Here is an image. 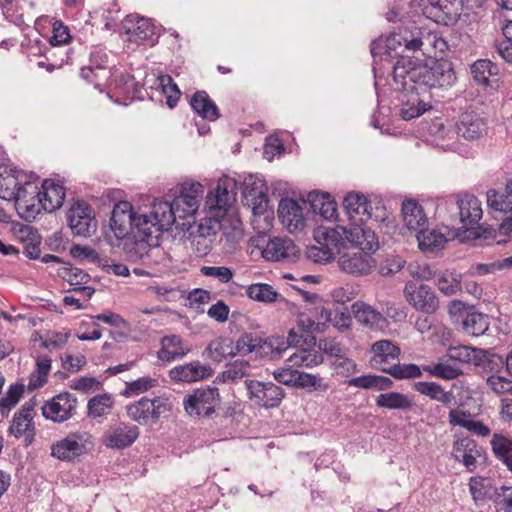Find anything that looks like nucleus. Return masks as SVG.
Segmentation results:
<instances>
[{
  "instance_id": "nucleus-1",
  "label": "nucleus",
  "mask_w": 512,
  "mask_h": 512,
  "mask_svg": "<svg viewBox=\"0 0 512 512\" xmlns=\"http://www.w3.org/2000/svg\"><path fill=\"white\" fill-rule=\"evenodd\" d=\"M395 89L402 92L430 93L447 90L456 82L452 62L446 59L420 64L402 56L392 66Z\"/></svg>"
},
{
  "instance_id": "nucleus-2",
  "label": "nucleus",
  "mask_w": 512,
  "mask_h": 512,
  "mask_svg": "<svg viewBox=\"0 0 512 512\" xmlns=\"http://www.w3.org/2000/svg\"><path fill=\"white\" fill-rule=\"evenodd\" d=\"M151 222H153L151 214H137L134 212L131 203L120 201L114 205L112 210L109 220V233H106V237L110 244L114 245L112 236L116 241L125 239L128 235H132Z\"/></svg>"
},
{
  "instance_id": "nucleus-3",
  "label": "nucleus",
  "mask_w": 512,
  "mask_h": 512,
  "mask_svg": "<svg viewBox=\"0 0 512 512\" xmlns=\"http://www.w3.org/2000/svg\"><path fill=\"white\" fill-rule=\"evenodd\" d=\"M163 231L151 222L146 227L140 228L124 242V252L132 262L141 261L147 264L151 258V252L159 246V240Z\"/></svg>"
},
{
  "instance_id": "nucleus-4",
  "label": "nucleus",
  "mask_w": 512,
  "mask_h": 512,
  "mask_svg": "<svg viewBox=\"0 0 512 512\" xmlns=\"http://www.w3.org/2000/svg\"><path fill=\"white\" fill-rule=\"evenodd\" d=\"M220 404L219 389L211 385L196 388L183 399L185 412L195 418H210Z\"/></svg>"
},
{
  "instance_id": "nucleus-5",
  "label": "nucleus",
  "mask_w": 512,
  "mask_h": 512,
  "mask_svg": "<svg viewBox=\"0 0 512 512\" xmlns=\"http://www.w3.org/2000/svg\"><path fill=\"white\" fill-rule=\"evenodd\" d=\"M437 36L432 32L410 23L399 27L388 36L389 47L404 46V51L415 53L435 46Z\"/></svg>"
},
{
  "instance_id": "nucleus-6",
  "label": "nucleus",
  "mask_w": 512,
  "mask_h": 512,
  "mask_svg": "<svg viewBox=\"0 0 512 512\" xmlns=\"http://www.w3.org/2000/svg\"><path fill=\"white\" fill-rule=\"evenodd\" d=\"M127 417L142 426L156 424L163 413L171 410L170 404L160 397H142L125 407Z\"/></svg>"
},
{
  "instance_id": "nucleus-7",
  "label": "nucleus",
  "mask_w": 512,
  "mask_h": 512,
  "mask_svg": "<svg viewBox=\"0 0 512 512\" xmlns=\"http://www.w3.org/2000/svg\"><path fill=\"white\" fill-rule=\"evenodd\" d=\"M452 209L455 214L451 216V220L459 230L473 229L482 218L481 202L472 194H457Z\"/></svg>"
},
{
  "instance_id": "nucleus-8",
  "label": "nucleus",
  "mask_w": 512,
  "mask_h": 512,
  "mask_svg": "<svg viewBox=\"0 0 512 512\" xmlns=\"http://www.w3.org/2000/svg\"><path fill=\"white\" fill-rule=\"evenodd\" d=\"M108 60V54L103 49L95 48L90 52L89 64L81 68L80 76L102 91L110 78Z\"/></svg>"
},
{
  "instance_id": "nucleus-9",
  "label": "nucleus",
  "mask_w": 512,
  "mask_h": 512,
  "mask_svg": "<svg viewBox=\"0 0 512 512\" xmlns=\"http://www.w3.org/2000/svg\"><path fill=\"white\" fill-rule=\"evenodd\" d=\"M237 182L235 179L224 176L219 179L216 187L206 196L205 208L210 212L218 211L225 214L236 200Z\"/></svg>"
},
{
  "instance_id": "nucleus-10",
  "label": "nucleus",
  "mask_w": 512,
  "mask_h": 512,
  "mask_svg": "<svg viewBox=\"0 0 512 512\" xmlns=\"http://www.w3.org/2000/svg\"><path fill=\"white\" fill-rule=\"evenodd\" d=\"M404 295L411 306L426 314L434 313L439 307L438 297L426 284L408 281L404 287Z\"/></svg>"
},
{
  "instance_id": "nucleus-11",
  "label": "nucleus",
  "mask_w": 512,
  "mask_h": 512,
  "mask_svg": "<svg viewBox=\"0 0 512 512\" xmlns=\"http://www.w3.org/2000/svg\"><path fill=\"white\" fill-rule=\"evenodd\" d=\"M245 384L250 395V399L260 407H278L285 397L284 390L272 382L246 380Z\"/></svg>"
},
{
  "instance_id": "nucleus-12",
  "label": "nucleus",
  "mask_w": 512,
  "mask_h": 512,
  "mask_svg": "<svg viewBox=\"0 0 512 512\" xmlns=\"http://www.w3.org/2000/svg\"><path fill=\"white\" fill-rule=\"evenodd\" d=\"M192 212H187L184 203H179L178 210L175 209L174 198L169 200H155L151 207V217L155 225L162 231H167L176 222V219H185L193 216Z\"/></svg>"
},
{
  "instance_id": "nucleus-13",
  "label": "nucleus",
  "mask_w": 512,
  "mask_h": 512,
  "mask_svg": "<svg viewBox=\"0 0 512 512\" xmlns=\"http://www.w3.org/2000/svg\"><path fill=\"white\" fill-rule=\"evenodd\" d=\"M76 407V397L69 392H64L45 402L42 406V415L53 422L62 423L75 414Z\"/></svg>"
},
{
  "instance_id": "nucleus-14",
  "label": "nucleus",
  "mask_w": 512,
  "mask_h": 512,
  "mask_svg": "<svg viewBox=\"0 0 512 512\" xmlns=\"http://www.w3.org/2000/svg\"><path fill=\"white\" fill-rule=\"evenodd\" d=\"M86 432L69 433L51 446V455L61 461L70 462L86 452Z\"/></svg>"
},
{
  "instance_id": "nucleus-15",
  "label": "nucleus",
  "mask_w": 512,
  "mask_h": 512,
  "mask_svg": "<svg viewBox=\"0 0 512 512\" xmlns=\"http://www.w3.org/2000/svg\"><path fill=\"white\" fill-rule=\"evenodd\" d=\"M67 221L76 236L88 237L95 231L92 209L84 202H78L68 210Z\"/></svg>"
},
{
  "instance_id": "nucleus-16",
  "label": "nucleus",
  "mask_w": 512,
  "mask_h": 512,
  "mask_svg": "<svg viewBox=\"0 0 512 512\" xmlns=\"http://www.w3.org/2000/svg\"><path fill=\"white\" fill-rule=\"evenodd\" d=\"M298 255V247L288 237H273L262 250V256L268 261L295 262Z\"/></svg>"
},
{
  "instance_id": "nucleus-17",
  "label": "nucleus",
  "mask_w": 512,
  "mask_h": 512,
  "mask_svg": "<svg viewBox=\"0 0 512 512\" xmlns=\"http://www.w3.org/2000/svg\"><path fill=\"white\" fill-rule=\"evenodd\" d=\"M278 218L290 233L301 231L305 226L302 207L294 199H281L278 205Z\"/></svg>"
},
{
  "instance_id": "nucleus-18",
  "label": "nucleus",
  "mask_w": 512,
  "mask_h": 512,
  "mask_svg": "<svg viewBox=\"0 0 512 512\" xmlns=\"http://www.w3.org/2000/svg\"><path fill=\"white\" fill-rule=\"evenodd\" d=\"M213 373L214 370L209 365L202 364L200 361H193L173 367L169 371V378L177 383H191L207 379Z\"/></svg>"
},
{
  "instance_id": "nucleus-19",
  "label": "nucleus",
  "mask_w": 512,
  "mask_h": 512,
  "mask_svg": "<svg viewBox=\"0 0 512 512\" xmlns=\"http://www.w3.org/2000/svg\"><path fill=\"white\" fill-rule=\"evenodd\" d=\"M339 267L345 273L361 276L370 273L375 266V260L367 252L346 253L338 260Z\"/></svg>"
},
{
  "instance_id": "nucleus-20",
  "label": "nucleus",
  "mask_w": 512,
  "mask_h": 512,
  "mask_svg": "<svg viewBox=\"0 0 512 512\" xmlns=\"http://www.w3.org/2000/svg\"><path fill=\"white\" fill-rule=\"evenodd\" d=\"M456 131L466 140H476L486 133L487 124L478 114L466 111L460 115L456 123Z\"/></svg>"
},
{
  "instance_id": "nucleus-21",
  "label": "nucleus",
  "mask_w": 512,
  "mask_h": 512,
  "mask_svg": "<svg viewBox=\"0 0 512 512\" xmlns=\"http://www.w3.org/2000/svg\"><path fill=\"white\" fill-rule=\"evenodd\" d=\"M139 434L138 426L120 423L107 432L104 443L109 448L123 449L131 446Z\"/></svg>"
},
{
  "instance_id": "nucleus-22",
  "label": "nucleus",
  "mask_w": 512,
  "mask_h": 512,
  "mask_svg": "<svg viewBox=\"0 0 512 512\" xmlns=\"http://www.w3.org/2000/svg\"><path fill=\"white\" fill-rule=\"evenodd\" d=\"M401 214L405 228L409 231L424 229L428 224V218L423 207L414 199H407L402 202Z\"/></svg>"
},
{
  "instance_id": "nucleus-23",
  "label": "nucleus",
  "mask_w": 512,
  "mask_h": 512,
  "mask_svg": "<svg viewBox=\"0 0 512 512\" xmlns=\"http://www.w3.org/2000/svg\"><path fill=\"white\" fill-rule=\"evenodd\" d=\"M39 204L43 210L53 212L59 209L65 200V188L54 180L45 179L41 185Z\"/></svg>"
},
{
  "instance_id": "nucleus-24",
  "label": "nucleus",
  "mask_w": 512,
  "mask_h": 512,
  "mask_svg": "<svg viewBox=\"0 0 512 512\" xmlns=\"http://www.w3.org/2000/svg\"><path fill=\"white\" fill-rule=\"evenodd\" d=\"M371 352L373 357L371 362L374 367L382 371L392 365L393 361H397L400 356V348L391 340H379L372 344Z\"/></svg>"
},
{
  "instance_id": "nucleus-25",
  "label": "nucleus",
  "mask_w": 512,
  "mask_h": 512,
  "mask_svg": "<svg viewBox=\"0 0 512 512\" xmlns=\"http://www.w3.org/2000/svg\"><path fill=\"white\" fill-rule=\"evenodd\" d=\"M452 454L457 461L463 463L468 471L476 468V458L480 455L476 442L470 437H463L454 442Z\"/></svg>"
},
{
  "instance_id": "nucleus-26",
  "label": "nucleus",
  "mask_w": 512,
  "mask_h": 512,
  "mask_svg": "<svg viewBox=\"0 0 512 512\" xmlns=\"http://www.w3.org/2000/svg\"><path fill=\"white\" fill-rule=\"evenodd\" d=\"M351 309L355 319L362 325L372 329H382L385 326V317L371 305L356 301Z\"/></svg>"
},
{
  "instance_id": "nucleus-27",
  "label": "nucleus",
  "mask_w": 512,
  "mask_h": 512,
  "mask_svg": "<svg viewBox=\"0 0 512 512\" xmlns=\"http://www.w3.org/2000/svg\"><path fill=\"white\" fill-rule=\"evenodd\" d=\"M348 242L359 248L362 252H374L378 248V238L368 227L354 224L349 228Z\"/></svg>"
},
{
  "instance_id": "nucleus-28",
  "label": "nucleus",
  "mask_w": 512,
  "mask_h": 512,
  "mask_svg": "<svg viewBox=\"0 0 512 512\" xmlns=\"http://www.w3.org/2000/svg\"><path fill=\"white\" fill-rule=\"evenodd\" d=\"M162 347L157 356L164 362H171L186 356L190 349L184 347L183 339L179 335L164 336L161 341Z\"/></svg>"
},
{
  "instance_id": "nucleus-29",
  "label": "nucleus",
  "mask_w": 512,
  "mask_h": 512,
  "mask_svg": "<svg viewBox=\"0 0 512 512\" xmlns=\"http://www.w3.org/2000/svg\"><path fill=\"white\" fill-rule=\"evenodd\" d=\"M190 105L199 116L209 121H215L220 117V112L216 104L211 100L208 93L204 90L196 91L191 99Z\"/></svg>"
},
{
  "instance_id": "nucleus-30",
  "label": "nucleus",
  "mask_w": 512,
  "mask_h": 512,
  "mask_svg": "<svg viewBox=\"0 0 512 512\" xmlns=\"http://www.w3.org/2000/svg\"><path fill=\"white\" fill-rule=\"evenodd\" d=\"M203 356L213 362L220 363L229 357L235 356L234 342L228 337L216 338L207 345Z\"/></svg>"
},
{
  "instance_id": "nucleus-31",
  "label": "nucleus",
  "mask_w": 512,
  "mask_h": 512,
  "mask_svg": "<svg viewBox=\"0 0 512 512\" xmlns=\"http://www.w3.org/2000/svg\"><path fill=\"white\" fill-rule=\"evenodd\" d=\"M307 201L310 204L312 211L319 214L324 219L331 220L337 214V207L328 193L323 192H310L307 196Z\"/></svg>"
},
{
  "instance_id": "nucleus-32",
  "label": "nucleus",
  "mask_w": 512,
  "mask_h": 512,
  "mask_svg": "<svg viewBox=\"0 0 512 512\" xmlns=\"http://www.w3.org/2000/svg\"><path fill=\"white\" fill-rule=\"evenodd\" d=\"M423 15L435 23L448 25L455 20L448 4H441L439 0H421Z\"/></svg>"
},
{
  "instance_id": "nucleus-33",
  "label": "nucleus",
  "mask_w": 512,
  "mask_h": 512,
  "mask_svg": "<svg viewBox=\"0 0 512 512\" xmlns=\"http://www.w3.org/2000/svg\"><path fill=\"white\" fill-rule=\"evenodd\" d=\"M469 490L476 504L487 499H496L500 488L492 484V480L487 477L475 476L470 478Z\"/></svg>"
},
{
  "instance_id": "nucleus-34",
  "label": "nucleus",
  "mask_w": 512,
  "mask_h": 512,
  "mask_svg": "<svg viewBox=\"0 0 512 512\" xmlns=\"http://www.w3.org/2000/svg\"><path fill=\"white\" fill-rule=\"evenodd\" d=\"M413 389L421 395L429 397L431 400L450 405L455 396L452 391H445L444 388L436 382L418 381L413 384Z\"/></svg>"
},
{
  "instance_id": "nucleus-35",
  "label": "nucleus",
  "mask_w": 512,
  "mask_h": 512,
  "mask_svg": "<svg viewBox=\"0 0 512 512\" xmlns=\"http://www.w3.org/2000/svg\"><path fill=\"white\" fill-rule=\"evenodd\" d=\"M348 232L349 228L340 225L327 227L318 236L323 240L322 242L319 240V242L330 251V254L339 253L340 248L345 245L346 241L348 242Z\"/></svg>"
},
{
  "instance_id": "nucleus-36",
  "label": "nucleus",
  "mask_w": 512,
  "mask_h": 512,
  "mask_svg": "<svg viewBox=\"0 0 512 512\" xmlns=\"http://www.w3.org/2000/svg\"><path fill=\"white\" fill-rule=\"evenodd\" d=\"M490 321L488 315L476 311L466 312L462 319L464 333L471 336H481L489 329Z\"/></svg>"
},
{
  "instance_id": "nucleus-37",
  "label": "nucleus",
  "mask_w": 512,
  "mask_h": 512,
  "mask_svg": "<svg viewBox=\"0 0 512 512\" xmlns=\"http://www.w3.org/2000/svg\"><path fill=\"white\" fill-rule=\"evenodd\" d=\"M413 400L400 392L382 393L376 398V405L390 410L408 411L413 407Z\"/></svg>"
},
{
  "instance_id": "nucleus-38",
  "label": "nucleus",
  "mask_w": 512,
  "mask_h": 512,
  "mask_svg": "<svg viewBox=\"0 0 512 512\" xmlns=\"http://www.w3.org/2000/svg\"><path fill=\"white\" fill-rule=\"evenodd\" d=\"M370 202L367 197L357 192H349L343 199V208L349 218H353L355 215L371 216L368 208Z\"/></svg>"
},
{
  "instance_id": "nucleus-39",
  "label": "nucleus",
  "mask_w": 512,
  "mask_h": 512,
  "mask_svg": "<svg viewBox=\"0 0 512 512\" xmlns=\"http://www.w3.org/2000/svg\"><path fill=\"white\" fill-rule=\"evenodd\" d=\"M416 237L419 249L425 253H434L446 243V238L442 233L426 228L418 231Z\"/></svg>"
},
{
  "instance_id": "nucleus-40",
  "label": "nucleus",
  "mask_w": 512,
  "mask_h": 512,
  "mask_svg": "<svg viewBox=\"0 0 512 512\" xmlns=\"http://www.w3.org/2000/svg\"><path fill=\"white\" fill-rule=\"evenodd\" d=\"M411 94L407 101L402 102L400 114L404 120H411L419 117L424 112L432 108V106L424 99L420 98L422 93L409 92Z\"/></svg>"
},
{
  "instance_id": "nucleus-41",
  "label": "nucleus",
  "mask_w": 512,
  "mask_h": 512,
  "mask_svg": "<svg viewBox=\"0 0 512 512\" xmlns=\"http://www.w3.org/2000/svg\"><path fill=\"white\" fill-rule=\"evenodd\" d=\"M491 446L495 457L512 472V440L501 434H494Z\"/></svg>"
},
{
  "instance_id": "nucleus-42",
  "label": "nucleus",
  "mask_w": 512,
  "mask_h": 512,
  "mask_svg": "<svg viewBox=\"0 0 512 512\" xmlns=\"http://www.w3.org/2000/svg\"><path fill=\"white\" fill-rule=\"evenodd\" d=\"M382 372L389 374L397 380L412 379L422 376L421 368L413 363H393L386 368H382Z\"/></svg>"
},
{
  "instance_id": "nucleus-43",
  "label": "nucleus",
  "mask_w": 512,
  "mask_h": 512,
  "mask_svg": "<svg viewBox=\"0 0 512 512\" xmlns=\"http://www.w3.org/2000/svg\"><path fill=\"white\" fill-rule=\"evenodd\" d=\"M113 404L114 401L110 394L96 395L88 401L87 416L93 419L102 417L110 412Z\"/></svg>"
},
{
  "instance_id": "nucleus-44",
  "label": "nucleus",
  "mask_w": 512,
  "mask_h": 512,
  "mask_svg": "<svg viewBox=\"0 0 512 512\" xmlns=\"http://www.w3.org/2000/svg\"><path fill=\"white\" fill-rule=\"evenodd\" d=\"M246 294L250 299L263 303H273L279 297L277 291L266 283L251 284L246 289Z\"/></svg>"
},
{
  "instance_id": "nucleus-45",
  "label": "nucleus",
  "mask_w": 512,
  "mask_h": 512,
  "mask_svg": "<svg viewBox=\"0 0 512 512\" xmlns=\"http://www.w3.org/2000/svg\"><path fill=\"white\" fill-rule=\"evenodd\" d=\"M481 353L482 349L461 345L450 347L447 355L451 360L460 363L474 364L476 366L477 361H479V354Z\"/></svg>"
},
{
  "instance_id": "nucleus-46",
  "label": "nucleus",
  "mask_w": 512,
  "mask_h": 512,
  "mask_svg": "<svg viewBox=\"0 0 512 512\" xmlns=\"http://www.w3.org/2000/svg\"><path fill=\"white\" fill-rule=\"evenodd\" d=\"M497 72V66L488 59L477 60L471 66V74L473 79L478 84L482 85H488L489 77L496 75Z\"/></svg>"
},
{
  "instance_id": "nucleus-47",
  "label": "nucleus",
  "mask_w": 512,
  "mask_h": 512,
  "mask_svg": "<svg viewBox=\"0 0 512 512\" xmlns=\"http://www.w3.org/2000/svg\"><path fill=\"white\" fill-rule=\"evenodd\" d=\"M127 34L130 41L140 44L154 35V27L148 19L139 18L132 27L127 29Z\"/></svg>"
},
{
  "instance_id": "nucleus-48",
  "label": "nucleus",
  "mask_w": 512,
  "mask_h": 512,
  "mask_svg": "<svg viewBox=\"0 0 512 512\" xmlns=\"http://www.w3.org/2000/svg\"><path fill=\"white\" fill-rule=\"evenodd\" d=\"M37 371L33 372L29 379V390H35L47 383V377L51 369V359L42 357L37 359Z\"/></svg>"
},
{
  "instance_id": "nucleus-49",
  "label": "nucleus",
  "mask_w": 512,
  "mask_h": 512,
  "mask_svg": "<svg viewBox=\"0 0 512 512\" xmlns=\"http://www.w3.org/2000/svg\"><path fill=\"white\" fill-rule=\"evenodd\" d=\"M250 367L249 363L244 360H237L227 367L226 370L221 372L214 382H235L247 375V370Z\"/></svg>"
},
{
  "instance_id": "nucleus-50",
  "label": "nucleus",
  "mask_w": 512,
  "mask_h": 512,
  "mask_svg": "<svg viewBox=\"0 0 512 512\" xmlns=\"http://www.w3.org/2000/svg\"><path fill=\"white\" fill-rule=\"evenodd\" d=\"M478 360L476 366H482L484 370L490 372L491 375H498L504 367V358L501 355L491 353L484 349H482V353L479 354Z\"/></svg>"
},
{
  "instance_id": "nucleus-51",
  "label": "nucleus",
  "mask_w": 512,
  "mask_h": 512,
  "mask_svg": "<svg viewBox=\"0 0 512 512\" xmlns=\"http://www.w3.org/2000/svg\"><path fill=\"white\" fill-rule=\"evenodd\" d=\"M21 233L28 242L24 246V255L29 259H40V236L38 232L30 226L21 229Z\"/></svg>"
},
{
  "instance_id": "nucleus-52",
  "label": "nucleus",
  "mask_w": 512,
  "mask_h": 512,
  "mask_svg": "<svg viewBox=\"0 0 512 512\" xmlns=\"http://www.w3.org/2000/svg\"><path fill=\"white\" fill-rule=\"evenodd\" d=\"M436 285L446 296H452L462 288L460 275L451 272L441 274L436 280Z\"/></svg>"
},
{
  "instance_id": "nucleus-53",
  "label": "nucleus",
  "mask_w": 512,
  "mask_h": 512,
  "mask_svg": "<svg viewBox=\"0 0 512 512\" xmlns=\"http://www.w3.org/2000/svg\"><path fill=\"white\" fill-rule=\"evenodd\" d=\"M57 274L70 285L87 284L90 281V275L88 273L80 268L72 267L69 263L59 268Z\"/></svg>"
},
{
  "instance_id": "nucleus-54",
  "label": "nucleus",
  "mask_w": 512,
  "mask_h": 512,
  "mask_svg": "<svg viewBox=\"0 0 512 512\" xmlns=\"http://www.w3.org/2000/svg\"><path fill=\"white\" fill-rule=\"evenodd\" d=\"M487 204L492 209L508 213L512 211V198L510 193L500 194L496 190L491 189L487 192Z\"/></svg>"
},
{
  "instance_id": "nucleus-55",
  "label": "nucleus",
  "mask_w": 512,
  "mask_h": 512,
  "mask_svg": "<svg viewBox=\"0 0 512 512\" xmlns=\"http://www.w3.org/2000/svg\"><path fill=\"white\" fill-rule=\"evenodd\" d=\"M220 228V221L209 217L203 219L196 227H192L189 233L194 235H201L204 238H210V240L215 241Z\"/></svg>"
},
{
  "instance_id": "nucleus-56",
  "label": "nucleus",
  "mask_w": 512,
  "mask_h": 512,
  "mask_svg": "<svg viewBox=\"0 0 512 512\" xmlns=\"http://www.w3.org/2000/svg\"><path fill=\"white\" fill-rule=\"evenodd\" d=\"M9 430L16 438H20L25 435L26 446L32 443L34 438V428L31 421L24 420L21 417L14 415Z\"/></svg>"
},
{
  "instance_id": "nucleus-57",
  "label": "nucleus",
  "mask_w": 512,
  "mask_h": 512,
  "mask_svg": "<svg viewBox=\"0 0 512 512\" xmlns=\"http://www.w3.org/2000/svg\"><path fill=\"white\" fill-rule=\"evenodd\" d=\"M159 82L163 93L166 95V103L170 108H174L181 96V91L173 78L166 74L159 77Z\"/></svg>"
},
{
  "instance_id": "nucleus-58",
  "label": "nucleus",
  "mask_w": 512,
  "mask_h": 512,
  "mask_svg": "<svg viewBox=\"0 0 512 512\" xmlns=\"http://www.w3.org/2000/svg\"><path fill=\"white\" fill-rule=\"evenodd\" d=\"M24 392V385L15 383L10 385L5 397L0 399V413L6 415L19 402Z\"/></svg>"
},
{
  "instance_id": "nucleus-59",
  "label": "nucleus",
  "mask_w": 512,
  "mask_h": 512,
  "mask_svg": "<svg viewBox=\"0 0 512 512\" xmlns=\"http://www.w3.org/2000/svg\"><path fill=\"white\" fill-rule=\"evenodd\" d=\"M423 370L428 372L431 376L445 380H453L462 375L461 369L444 363L424 366Z\"/></svg>"
},
{
  "instance_id": "nucleus-60",
  "label": "nucleus",
  "mask_w": 512,
  "mask_h": 512,
  "mask_svg": "<svg viewBox=\"0 0 512 512\" xmlns=\"http://www.w3.org/2000/svg\"><path fill=\"white\" fill-rule=\"evenodd\" d=\"M388 44V37L386 39L378 38L371 43L370 52L374 60L378 56L381 58V60L383 59V56H385V61L395 57H397V60L400 59L401 56H399V53L396 52L397 47H388Z\"/></svg>"
},
{
  "instance_id": "nucleus-61",
  "label": "nucleus",
  "mask_w": 512,
  "mask_h": 512,
  "mask_svg": "<svg viewBox=\"0 0 512 512\" xmlns=\"http://www.w3.org/2000/svg\"><path fill=\"white\" fill-rule=\"evenodd\" d=\"M262 343L263 340L257 335L253 333H245L234 344L235 355L237 353L244 355L249 354L257 348H261Z\"/></svg>"
},
{
  "instance_id": "nucleus-62",
  "label": "nucleus",
  "mask_w": 512,
  "mask_h": 512,
  "mask_svg": "<svg viewBox=\"0 0 512 512\" xmlns=\"http://www.w3.org/2000/svg\"><path fill=\"white\" fill-rule=\"evenodd\" d=\"M324 357L321 353L315 350L302 349L299 354L290 356L289 361L296 365H303L308 368H312L321 364Z\"/></svg>"
},
{
  "instance_id": "nucleus-63",
  "label": "nucleus",
  "mask_w": 512,
  "mask_h": 512,
  "mask_svg": "<svg viewBox=\"0 0 512 512\" xmlns=\"http://www.w3.org/2000/svg\"><path fill=\"white\" fill-rule=\"evenodd\" d=\"M242 186L243 200H251L252 197L268 190L265 181L253 175L246 177Z\"/></svg>"
},
{
  "instance_id": "nucleus-64",
  "label": "nucleus",
  "mask_w": 512,
  "mask_h": 512,
  "mask_svg": "<svg viewBox=\"0 0 512 512\" xmlns=\"http://www.w3.org/2000/svg\"><path fill=\"white\" fill-rule=\"evenodd\" d=\"M304 389H309L310 391L312 389H321L323 391H326L329 386L328 384H323L320 377L313 374H308L305 372H300L297 376V386Z\"/></svg>"
}]
</instances>
